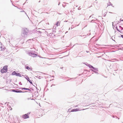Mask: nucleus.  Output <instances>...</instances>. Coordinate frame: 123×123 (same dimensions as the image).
<instances>
[{
    "label": "nucleus",
    "instance_id": "obj_16",
    "mask_svg": "<svg viewBox=\"0 0 123 123\" xmlns=\"http://www.w3.org/2000/svg\"><path fill=\"white\" fill-rule=\"evenodd\" d=\"M116 28L117 29V31H118L119 32H121V31L118 29L117 27V26L116 25Z\"/></svg>",
    "mask_w": 123,
    "mask_h": 123
},
{
    "label": "nucleus",
    "instance_id": "obj_14",
    "mask_svg": "<svg viewBox=\"0 0 123 123\" xmlns=\"http://www.w3.org/2000/svg\"><path fill=\"white\" fill-rule=\"evenodd\" d=\"M26 69H27V70H29L31 69V68H30L29 66H27L26 67Z\"/></svg>",
    "mask_w": 123,
    "mask_h": 123
},
{
    "label": "nucleus",
    "instance_id": "obj_50",
    "mask_svg": "<svg viewBox=\"0 0 123 123\" xmlns=\"http://www.w3.org/2000/svg\"><path fill=\"white\" fill-rule=\"evenodd\" d=\"M70 29V28H69V30Z\"/></svg>",
    "mask_w": 123,
    "mask_h": 123
},
{
    "label": "nucleus",
    "instance_id": "obj_27",
    "mask_svg": "<svg viewBox=\"0 0 123 123\" xmlns=\"http://www.w3.org/2000/svg\"><path fill=\"white\" fill-rule=\"evenodd\" d=\"M91 70L93 72H95V70H94V69H91Z\"/></svg>",
    "mask_w": 123,
    "mask_h": 123
},
{
    "label": "nucleus",
    "instance_id": "obj_18",
    "mask_svg": "<svg viewBox=\"0 0 123 123\" xmlns=\"http://www.w3.org/2000/svg\"><path fill=\"white\" fill-rule=\"evenodd\" d=\"M11 91L12 92H16V89H12L11 90Z\"/></svg>",
    "mask_w": 123,
    "mask_h": 123
},
{
    "label": "nucleus",
    "instance_id": "obj_29",
    "mask_svg": "<svg viewBox=\"0 0 123 123\" xmlns=\"http://www.w3.org/2000/svg\"><path fill=\"white\" fill-rule=\"evenodd\" d=\"M81 9V8H80V6L78 8V10H80Z\"/></svg>",
    "mask_w": 123,
    "mask_h": 123
},
{
    "label": "nucleus",
    "instance_id": "obj_31",
    "mask_svg": "<svg viewBox=\"0 0 123 123\" xmlns=\"http://www.w3.org/2000/svg\"><path fill=\"white\" fill-rule=\"evenodd\" d=\"M27 99L28 100H29L30 99H31V100H33V99H31L30 98H27Z\"/></svg>",
    "mask_w": 123,
    "mask_h": 123
},
{
    "label": "nucleus",
    "instance_id": "obj_41",
    "mask_svg": "<svg viewBox=\"0 0 123 123\" xmlns=\"http://www.w3.org/2000/svg\"><path fill=\"white\" fill-rule=\"evenodd\" d=\"M25 12V14H26V12Z\"/></svg>",
    "mask_w": 123,
    "mask_h": 123
},
{
    "label": "nucleus",
    "instance_id": "obj_39",
    "mask_svg": "<svg viewBox=\"0 0 123 123\" xmlns=\"http://www.w3.org/2000/svg\"><path fill=\"white\" fill-rule=\"evenodd\" d=\"M21 12H25L24 11H21Z\"/></svg>",
    "mask_w": 123,
    "mask_h": 123
},
{
    "label": "nucleus",
    "instance_id": "obj_42",
    "mask_svg": "<svg viewBox=\"0 0 123 123\" xmlns=\"http://www.w3.org/2000/svg\"><path fill=\"white\" fill-rule=\"evenodd\" d=\"M109 13H112V12H109Z\"/></svg>",
    "mask_w": 123,
    "mask_h": 123
},
{
    "label": "nucleus",
    "instance_id": "obj_5",
    "mask_svg": "<svg viewBox=\"0 0 123 123\" xmlns=\"http://www.w3.org/2000/svg\"><path fill=\"white\" fill-rule=\"evenodd\" d=\"M23 118L24 119H26L29 118V116L28 115V114H26L23 115Z\"/></svg>",
    "mask_w": 123,
    "mask_h": 123
},
{
    "label": "nucleus",
    "instance_id": "obj_44",
    "mask_svg": "<svg viewBox=\"0 0 123 123\" xmlns=\"http://www.w3.org/2000/svg\"><path fill=\"white\" fill-rule=\"evenodd\" d=\"M122 49H123V47L122 48Z\"/></svg>",
    "mask_w": 123,
    "mask_h": 123
},
{
    "label": "nucleus",
    "instance_id": "obj_45",
    "mask_svg": "<svg viewBox=\"0 0 123 123\" xmlns=\"http://www.w3.org/2000/svg\"><path fill=\"white\" fill-rule=\"evenodd\" d=\"M91 17V16H90L89 17V18H90Z\"/></svg>",
    "mask_w": 123,
    "mask_h": 123
},
{
    "label": "nucleus",
    "instance_id": "obj_48",
    "mask_svg": "<svg viewBox=\"0 0 123 123\" xmlns=\"http://www.w3.org/2000/svg\"><path fill=\"white\" fill-rule=\"evenodd\" d=\"M85 109H83V110H85Z\"/></svg>",
    "mask_w": 123,
    "mask_h": 123
},
{
    "label": "nucleus",
    "instance_id": "obj_38",
    "mask_svg": "<svg viewBox=\"0 0 123 123\" xmlns=\"http://www.w3.org/2000/svg\"><path fill=\"white\" fill-rule=\"evenodd\" d=\"M78 106V105H76L75 106V107H77Z\"/></svg>",
    "mask_w": 123,
    "mask_h": 123
},
{
    "label": "nucleus",
    "instance_id": "obj_10",
    "mask_svg": "<svg viewBox=\"0 0 123 123\" xmlns=\"http://www.w3.org/2000/svg\"><path fill=\"white\" fill-rule=\"evenodd\" d=\"M92 68L95 71H98V68H95L93 66Z\"/></svg>",
    "mask_w": 123,
    "mask_h": 123
},
{
    "label": "nucleus",
    "instance_id": "obj_35",
    "mask_svg": "<svg viewBox=\"0 0 123 123\" xmlns=\"http://www.w3.org/2000/svg\"><path fill=\"white\" fill-rule=\"evenodd\" d=\"M53 85V86H55V85H53V84H52V85H51V87H52V86Z\"/></svg>",
    "mask_w": 123,
    "mask_h": 123
},
{
    "label": "nucleus",
    "instance_id": "obj_49",
    "mask_svg": "<svg viewBox=\"0 0 123 123\" xmlns=\"http://www.w3.org/2000/svg\"><path fill=\"white\" fill-rule=\"evenodd\" d=\"M119 119V118H118V119Z\"/></svg>",
    "mask_w": 123,
    "mask_h": 123
},
{
    "label": "nucleus",
    "instance_id": "obj_6",
    "mask_svg": "<svg viewBox=\"0 0 123 123\" xmlns=\"http://www.w3.org/2000/svg\"><path fill=\"white\" fill-rule=\"evenodd\" d=\"M25 78L27 80V81H28L31 84L33 85H34L32 83L31 80H30L29 77L28 76H26V77H25Z\"/></svg>",
    "mask_w": 123,
    "mask_h": 123
},
{
    "label": "nucleus",
    "instance_id": "obj_9",
    "mask_svg": "<svg viewBox=\"0 0 123 123\" xmlns=\"http://www.w3.org/2000/svg\"><path fill=\"white\" fill-rule=\"evenodd\" d=\"M86 65L90 68H92L93 67V66H92L87 63L86 64Z\"/></svg>",
    "mask_w": 123,
    "mask_h": 123
},
{
    "label": "nucleus",
    "instance_id": "obj_53",
    "mask_svg": "<svg viewBox=\"0 0 123 123\" xmlns=\"http://www.w3.org/2000/svg\"><path fill=\"white\" fill-rule=\"evenodd\" d=\"M22 75V76H23V75Z\"/></svg>",
    "mask_w": 123,
    "mask_h": 123
},
{
    "label": "nucleus",
    "instance_id": "obj_26",
    "mask_svg": "<svg viewBox=\"0 0 123 123\" xmlns=\"http://www.w3.org/2000/svg\"><path fill=\"white\" fill-rule=\"evenodd\" d=\"M91 70L93 72H95V70H94V69H91Z\"/></svg>",
    "mask_w": 123,
    "mask_h": 123
},
{
    "label": "nucleus",
    "instance_id": "obj_11",
    "mask_svg": "<svg viewBox=\"0 0 123 123\" xmlns=\"http://www.w3.org/2000/svg\"><path fill=\"white\" fill-rule=\"evenodd\" d=\"M105 10H103V11H102V13L103 12L105 11V12L104 13V14H103V16L104 17H105L106 16V11H105Z\"/></svg>",
    "mask_w": 123,
    "mask_h": 123
},
{
    "label": "nucleus",
    "instance_id": "obj_51",
    "mask_svg": "<svg viewBox=\"0 0 123 123\" xmlns=\"http://www.w3.org/2000/svg\"><path fill=\"white\" fill-rule=\"evenodd\" d=\"M32 89V90L33 91V89Z\"/></svg>",
    "mask_w": 123,
    "mask_h": 123
},
{
    "label": "nucleus",
    "instance_id": "obj_22",
    "mask_svg": "<svg viewBox=\"0 0 123 123\" xmlns=\"http://www.w3.org/2000/svg\"><path fill=\"white\" fill-rule=\"evenodd\" d=\"M37 32L38 33L40 34H41L42 32L41 31H37Z\"/></svg>",
    "mask_w": 123,
    "mask_h": 123
},
{
    "label": "nucleus",
    "instance_id": "obj_25",
    "mask_svg": "<svg viewBox=\"0 0 123 123\" xmlns=\"http://www.w3.org/2000/svg\"><path fill=\"white\" fill-rule=\"evenodd\" d=\"M94 73L96 74H98V72L97 71H95V72H94Z\"/></svg>",
    "mask_w": 123,
    "mask_h": 123
},
{
    "label": "nucleus",
    "instance_id": "obj_20",
    "mask_svg": "<svg viewBox=\"0 0 123 123\" xmlns=\"http://www.w3.org/2000/svg\"><path fill=\"white\" fill-rule=\"evenodd\" d=\"M19 90L18 89H16V92L19 93Z\"/></svg>",
    "mask_w": 123,
    "mask_h": 123
},
{
    "label": "nucleus",
    "instance_id": "obj_1",
    "mask_svg": "<svg viewBox=\"0 0 123 123\" xmlns=\"http://www.w3.org/2000/svg\"><path fill=\"white\" fill-rule=\"evenodd\" d=\"M7 66L5 65L4 66L3 68L1 69V72L2 73H6L7 71Z\"/></svg>",
    "mask_w": 123,
    "mask_h": 123
},
{
    "label": "nucleus",
    "instance_id": "obj_32",
    "mask_svg": "<svg viewBox=\"0 0 123 123\" xmlns=\"http://www.w3.org/2000/svg\"><path fill=\"white\" fill-rule=\"evenodd\" d=\"M113 37H114V36H112V37L111 38H112V39L113 40V41H115L113 39V38H112Z\"/></svg>",
    "mask_w": 123,
    "mask_h": 123
},
{
    "label": "nucleus",
    "instance_id": "obj_43",
    "mask_svg": "<svg viewBox=\"0 0 123 123\" xmlns=\"http://www.w3.org/2000/svg\"><path fill=\"white\" fill-rule=\"evenodd\" d=\"M72 79V78H70V80H71V79Z\"/></svg>",
    "mask_w": 123,
    "mask_h": 123
},
{
    "label": "nucleus",
    "instance_id": "obj_13",
    "mask_svg": "<svg viewBox=\"0 0 123 123\" xmlns=\"http://www.w3.org/2000/svg\"><path fill=\"white\" fill-rule=\"evenodd\" d=\"M123 21V20H121V19H120L119 20V21H117V24H119V23H120V22L121 21Z\"/></svg>",
    "mask_w": 123,
    "mask_h": 123
},
{
    "label": "nucleus",
    "instance_id": "obj_8",
    "mask_svg": "<svg viewBox=\"0 0 123 123\" xmlns=\"http://www.w3.org/2000/svg\"><path fill=\"white\" fill-rule=\"evenodd\" d=\"M80 109H73L71 111V112H75V111H80Z\"/></svg>",
    "mask_w": 123,
    "mask_h": 123
},
{
    "label": "nucleus",
    "instance_id": "obj_19",
    "mask_svg": "<svg viewBox=\"0 0 123 123\" xmlns=\"http://www.w3.org/2000/svg\"><path fill=\"white\" fill-rule=\"evenodd\" d=\"M119 28L121 30H123V28L121 26H119Z\"/></svg>",
    "mask_w": 123,
    "mask_h": 123
},
{
    "label": "nucleus",
    "instance_id": "obj_37",
    "mask_svg": "<svg viewBox=\"0 0 123 123\" xmlns=\"http://www.w3.org/2000/svg\"><path fill=\"white\" fill-rule=\"evenodd\" d=\"M112 26H113V22H112Z\"/></svg>",
    "mask_w": 123,
    "mask_h": 123
},
{
    "label": "nucleus",
    "instance_id": "obj_21",
    "mask_svg": "<svg viewBox=\"0 0 123 123\" xmlns=\"http://www.w3.org/2000/svg\"><path fill=\"white\" fill-rule=\"evenodd\" d=\"M59 23V22L57 21V22L55 24V25H56L57 26H58V24Z\"/></svg>",
    "mask_w": 123,
    "mask_h": 123
},
{
    "label": "nucleus",
    "instance_id": "obj_28",
    "mask_svg": "<svg viewBox=\"0 0 123 123\" xmlns=\"http://www.w3.org/2000/svg\"><path fill=\"white\" fill-rule=\"evenodd\" d=\"M91 70L93 72H95V70H94V69H91Z\"/></svg>",
    "mask_w": 123,
    "mask_h": 123
},
{
    "label": "nucleus",
    "instance_id": "obj_40",
    "mask_svg": "<svg viewBox=\"0 0 123 123\" xmlns=\"http://www.w3.org/2000/svg\"><path fill=\"white\" fill-rule=\"evenodd\" d=\"M35 86V87H36V88L37 89V87H36L35 86Z\"/></svg>",
    "mask_w": 123,
    "mask_h": 123
},
{
    "label": "nucleus",
    "instance_id": "obj_3",
    "mask_svg": "<svg viewBox=\"0 0 123 123\" xmlns=\"http://www.w3.org/2000/svg\"><path fill=\"white\" fill-rule=\"evenodd\" d=\"M11 74L12 75H15L17 76H18L20 77H21V75L20 73H17V72L15 71H14Z\"/></svg>",
    "mask_w": 123,
    "mask_h": 123
},
{
    "label": "nucleus",
    "instance_id": "obj_23",
    "mask_svg": "<svg viewBox=\"0 0 123 123\" xmlns=\"http://www.w3.org/2000/svg\"><path fill=\"white\" fill-rule=\"evenodd\" d=\"M94 21H95V20H92L91 21H90V22L91 23H93L94 22Z\"/></svg>",
    "mask_w": 123,
    "mask_h": 123
},
{
    "label": "nucleus",
    "instance_id": "obj_46",
    "mask_svg": "<svg viewBox=\"0 0 123 123\" xmlns=\"http://www.w3.org/2000/svg\"><path fill=\"white\" fill-rule=\"evenodd\" d=\"M63 7H65V6H64L63 5Z\"/></svg>",
    "mask_w": 123,
    "mask_h": 123
},
{
    "label": "nucleus",
    "instance_id": "obj_36",
    "mask_svg": "<svg viewBox=\"0 0 123 123\" xmlns=\"http://www.w3.org/2000/svg\"><path fill=\"white\" fill-rule=\"evenodd\" d=\"M60 2H59V3H58V5H60Z\"/></svg>",
    "mask_w": 123,
    "mask_h": 123
},
{
    "label": "nucleus",
    "instance_id": "obj_2",
    "mask_svg": "<svg viewBox=\"0 0 123 123\" xmlns=\"http://www.w3.org/2000/svg\"><path fill=\"white\" fill-rule=\"evenodd\" d=\"M28 32V30L27 28L23 29L22 31V33H23L22 34V36H23V35H24V36L25 37V35H26Z\"/></svg>",
    "mask_w": 123,
    "mask_h": 123
},
{
    "label": "nucleus",
    "instance_id": "obj_15",
    "mask_svg": "<svg viewBox=\"0 0 123 123\" xmlns=\"http://www.w3.org/2000/svg\"><path fill=\"white\" fill-rule=\"evenodd\" d=\"M107 4V6L110 5H111L112 6V4L110 2H109V4Z\"/></svg>",
    "mask_w": 123,
    "mask_h": 123
},
{
    "label": "nucleus",
    "instance_id": "obj_33",
    "mask_svg": "<svg viewBox=\"0 0 123 123\" xmlns=\"http://www.w3.org/2000/svg\"><path fill=\"white\" fill-rule=\"evenodd\" d=\"M30 112H28L27 114H28V115L29 114H30Z\"/></svg>",
    "mask_w": 123,
    "mask_h": 123
},
{
    "label": "nucleus",
    "instance_id": "obj_17",
    "mask_svg": "<svg viewBox=\"0 0 123 123\" xmlns=\"http://www.w3.org/2000/svg\"><path fill=\"white\" fill-rule=\"evenodd\" d=\"M1 50H2V51H3V50H5V49H6V48L4 47V48H2V47L1 46Z\"/></svg>",
    "mask_w": 123,
    "mask_h": 123
},
{
    "label": "nucleus",
    "instance_id": "obj_30",
    "mask_svg": "<svg viewBox=\"0 0 123 123\" xmlns=\"http://www.w3.org/2000/svg\"><path fill=\"white\" fill-rule=\"evenodd\" d=\"M19 84L20 85H22V84L21 83V82H19Z\"/></svg>",
    "mask_w": 123,
    "mask_h": 123
},
{
    "label": "nucleus",
    "instance_id": "obj_34",
    "mask_svg": "<svg viewBox=\"0 0 123 123\" xmlns=\"http://www.w3.org/2000/svg\"><path fill=\"white\" fill-rule=\"evenodd\" d=\"M121 36L122 38H123V35H121Z\"/></svg>",
    "mask_w": 123,
    "mask_h": 123
},
{
    "label": "nucleus",
    "instance_id": "obj_52",
    "mask_svg": "<svg viewBox=\"0 0 123 123\" xmlns=\"http://www.w3.org/2000/svg\"><path fill=\"white\" fill-rule=\"evenodd\" d=\"M71 29H72V27H71Z\"/></svg>",
    "mask_w": 123,
    "mask_h": 123
},
{
    "label": "nucleus",
    "instance_id": "obj_47",
    "mask_svg": "<svg viewBox=\"0 0 123 123\" xmlns=\"http://www.w3.org/2000/svg\"><path fill=\"white\" fill-rule=\"evenodd\" d=\"M86 52H87V53L88 52H87V51H86Z\"/></svg>",
    "mask_w": 123,
    "mask_h": 123
},
{
    "label": "nucleus",
    "instance_id": "obj_24",
    "mask_svg": "<svg viewBox=\"0 0 123 123\" xmlns=\"http://www.w3.org/2000/svg\"><path fill=\"white\" fill-rule=\"evenodd\" d=\"M21 62H22V64L23 65H24L25 64V63L24 62H23V61H22Z\"/></svg>",
    "mask_w": 123,
    "mask_h": 123
},
{
    "label": "nucleus",
    "instance_id": "obj_4",
    "mask_svg": "<svg viewBox=\"0 0 123 123\" xmlns=\"http://www.w3.org/2000/svg\"><path fill=\"white\" fill-rule=\"evenodd\" d=\"M28 54L29 55L33 57H36V56H37V54L32 53L28 52Z\"/></svg>",
    "mask_w": 123,
    "mask_h": 123
},
{
    "label": "nucleus",
    "instance_id": "obj_12",
    "mask_svg": "<svg viewBox=\"0 0 123 123\" xmlns=\"http://www.w3.org/2000/svg\"><path fill=\"white\" fill-rule=\"evenodd\" d=\"M28 92V91H26L25 92H23V91H22L21 90H19V93H24V92Z\"/></svg>",
    "mask_w": 123,
    "mask_h": 123
},
{
    "label": "nucleus",
    "instance_id": "obj_7",
    "mask_svg": "<svg viewBox=\"0 0 123 123\" xmlns=\"http://www.w3.org/2000/svg\"><path fill=\"white\" fill-rule=\"evenodd\" d=\"M19 88L20 89H21L22 90H28L30 91H31V90L27 88H25L20 87V88Z\"/></svg>",
    "mask_w": 123,
    "mask_h": 123
}]
</instances>
